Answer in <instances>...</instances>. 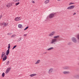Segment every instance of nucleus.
<instances>
[{
	"label": "nucleus",
	"instance_id": "nucleus-42",
	"mask_svg": "<svg viewBox=\"0 0 79 79\" xmlns=\"http://www.w3.org/2000/svg\"><path fill=\"white\" fill-rule=\"evenodd\" d=\"M6 6H7V7L8 6V7H9V6H8V5H7Z\"/></svg>",
	"mask_w": 79,
	"mask_h": 79
},
{
	"label": "nucleus",
	"instance_id": "nucleus-31",
	"mask_svg": "<svg viewBox=\"0 0 79 79\" xmlns=\"http://www.w3.org/2000/svg\"><path fill=\"white\" fill-rule=\"evenodd\" d=\"M73 4H74V3L71 2L69 4V5H73Z\"/></svg>",
	"mask_w": 79,
	"mask_h": 79
},
{
	"label": "nucleus",
	"instance_id": "nucleus-7",
	"mask_svg": "<svg viewBox=\"0 0 79 79\" xmlns=\"http://www.w3.org/2000/svg\"><path fill=\"white\" fill-rule=\"evenodd\" d=\"M63 69L64 70H68V69H69V67L65 66L64 67H63Z\"/></svg>",
	"mask_w": 79,
	"mask_h": 79
},
{
	"label": "nucleus",
	"instance_id": "nucleus-44",
	"mask_svg": "<svg viewBox=\"0 0 79 79\" xmlns=\"http://www.w3.org/2000/svg\"><path fill=\"white\" fill-rule=\"evenodd\" d=\"M44 53H47V52H45Z\"/></svg>",
	"mask_w": 79,
	"mask_h": 79
},
{
	"label": "nucleus",
	"instance_id": "nucleus-17",
	"mask_svg": "<svg viewBox=\"0 0 79 79\" xmlns=\"http://www.w3.org/2000/svg\"><path fill=\"white\" fill-rule=\"evenodd\" d=\"M59 37H60V35H59L57 36H56L54 37V39H57L58 38H59Z\"/></svg>",
	"mask_w": 79,
	"mask_h": 79
},
{
	"label": "nucleus",
	"instance_id": "nucleus-4",
	"mask_svg": "<svg viewBox=\"0 0 79 79\" xmlns=\"http://www.w3.org/2000/svg\"><path fill=\"white\" fill-rule=\"evenodd\" d=\"M72 40L73 42H74V43H76V42H77L76 39L74 37H72Z\"/></svg>",
	"mask_w": 79,
	"mask_h": 79
},
{
	"label": "nucleus",
	"instance_id": "nucleus-14",
	"mask_svg": "<svg viewBox=\"0 0 79 79\" xmlns=\"http://www.w3.org/2000/svg\"><path fill=\"white\" fill-rule=\"evenodd\" d=\"M37 74L36 73H34L33 74H31L30 75L31 77H33V76H36Z\"/></svg>",
	"mask_w": 79,
	"mask_h": 79
},
{
	"label": "nucleus",
	"instance_id": "nucleus-46",
	"mask_svg": "<svg viewBox=\"0 0 79 79\" xmlns=\"http://www.w3.org/2000/svg\"><path fill=\"white\" fill-rule=\"evenodd\" d=\"M78 27H79V25L78 26Z\"/></svg>",
	"mask_w": 79,
	"mask_h": 79
},
{
	"label": "nucleus",
	"instance_id": "nucleus-2",
	"mask_svg": "<svg viewBox=\"0 0 79 79\" xmlns=\"http://www.w3.org/2000/svg\"><path fill=\"white\" fill-rule=\"evenodd\" d=\"M56 40H57L56 39L54 38L53 39V40H52L51 44H55V42H57V41Z\"/></svg>",
	"mask_w": 79,
	"mask_h": 79
},
{
	"label": "nucleus",
	"instance_id": "nucleus-9",
	"mask_svg": "<svg viewBox=\"0 0 79 79\" xmlns=\"http://www.w3.org/2000/svg\"><path fill=\"white\" fill-rule=\"evenodd\" d=\"M70 73V72L69 71H64L63 72V73L64 74H69Z\"/></svg>",
	"mask_w": 79,
	"mask_h": 79
},
{
	"label": "nucleus",
	"instance_id": "nucleus-11",
	"mask_svg": "<svg viewBox=\"0 0 79 79\" xmlns=\"http://www.w3.org/2000/svg\"><path fill=\"white\" fill-rule=\"evenodd\" d=\"M5 53L4 52H2L1 55V58H2L3 57H4V55L5 56Z\"/></svg>",
	"mask_w": 79,
	"mask_h": 79
},
{
	"label": "nucleus",
	"instance_id": "nucleus-40",
	"mask_svg": "<svg viewBox=\"0 0 79 79\" xmlns=\"http://www.w3.org/2000/svg\"><path fill=\"white\" fill-rule=\"evenodd\" d=\"M59 40V41H60V40H60V39H59V40Z\"/></svg>",
	"mask_w": 79,
	"mask_h": 79
},
{
	"label": "nucleus",
	"instance_id": "nucleus-8",
	"mask_svg": "<svg viewBox=\"0 0 79 79\" xmlns=\"http://www.w3.org/2000/svg\"><path fill=\"white\" fill-rule=\"evenodd\" d=\"M21 18L19 17H17L15 19V21H20V20H21Z\"/></svg>",
	"mask_w": 79,
	"mask_h": 79
},
{
	"label": "nucleus",
	"instance_id": "nucleus-28",
	"mask_svg": "<svg viewBox=\"0 0 79 79\" xmlns=\"http://www.w3.org/2000/svg\"><path fill=\"white\" fill-rule=\"evenodd\" d=\"M2 76L3 77H5V73H3L2 74Z\"/></svg>",
	"mask_w": 79,
	"mask_h": 79
},
{
	"label": "nucleus",
	"instance_id": "nucleus-18",
	"mask_svg": "<svg viewBox=\"0 0 79 79\" xmlns=\"http://www.w3.org/2000/svg\"><path fill=\"white\" fill-rule=\"evenodd\" d=\"M49 0H47L46 1H45V3L46 4L48 3L49 2Z\"/></svg>",
	"mask_w": 79,
	"mask_h": 79
},
{
	"label": "nucleus",
	"instance_id": "nucleus-12",
	"mask_svg": "<svg viewBox=\"0 0 79 79\" xmlns=\"http://www.w3.org/2000/svg\"><path fill=\"white\" fill-rule=\"evenodd\" d=\"M9 53H10V50L8 49V50H7L6 52V55H7V56H8V55H9Z\"/></svg>",
	"mask_w": 79,
	"mask_h": 79
},
{
	"label": "nucleus",
	"instance_id": "nucleus-47",
	"mask_svg": "<svg viewBox=\"0 0 79 79\" xmlns=\"http://www.w3.org/2000/svg\"><path fill=\"white\" fill-rule=\"evenodd\" d=\"M61 39H62V38H61Z\"/></svg>",
	"mask_w": 79,
	"mask_h": 79
},
{
	"label": "nucleus",
	"instance_id": "nucleus-10",
	"mask_svg": "<svg viewBox=\"0 0 79 79\" xmlns=\"http://www.w3.org/2000/svg\"><path fill=\"white\" fill-rule=\"evenodd\" d=\"M7 59V56H4V57L3 58L2 61H5Z\"/></svg>",
	"mask_w": 79,
	"mask_h": 79
},
{
	"label": "nucleus",
	"instance_id": "nucleus-19",
	"mask_svg": "<svg viewBox=\"0 0 79 79\" xmlns=\"http://www.w3.org/2000/svg\"><path fill=\"white\" fill-rule=\"evenodd\" d=\"M53 49V47H51L48 49L47 50H52Z\"/></svg>",
	"mask_w": 79,
	"mask_h": 79
},
{
	"label": "nucleus",
	"instance_id": "nucleus-21",
	"mask_svg": "<svg viewBox=\"0 0 79 79\" xmlns=\"http://www.w3.org/2000/svg\"><path fill=\"white\" fill-rule=\"evenodd\" d=\"M14 2H18L20 0H13Z\"/></svg>",
	"mask_w": 79,
	"mask_h": 79
},
{
	"label": "nucleus",
	"instance_id": "nucleus-32",
	"mask_svg": "<svg viewBox=\"0 0 79 79\" xmlns=\"http://www.w3.org/2000/svg\"><path fill=\"white\" fill-rule=\"evenodd\" d=\"M53 35L52 34V33H50V34L49 35V36H50V37H52Z\"/></svg>",
	"mask_w": 79,
	"mask_h": 79
},
{
	"label": "nucleus",
	"instance_id": "nucleus-39",
	"mask_svg": "<svg viewBox=\"0 0 79 79\" xmlns=\"http://www.w3.org/2000/svg\"><path fill=\"white\" fill-rule=\"evenodd\" d=\"M27 35V34H24V36H26Z\"/></svg>",
	"mask_w": 79,
	"mask_h": 79
},
{
	"label": "nucleus",
	"instance_id": "nucleus-30",
	"mask_svg": "<svg viewBox=\"0 0 79 79\" xmlns=\"http://www.w3.org/2000/svg\"><path fill=\"white\" fill-rule=\"evenodd\" d=\"M77 38L78 39V40H79V34L77 35Z\"/></svg>",
	"mask_w": 79,
	"mask_h": 79
},
{
	"label": "nucleus",
	"instance_id": "nucleus-27",
	"mask_svg": "<svg viewBox=\"0 0 79 79\" xmlns=\"http://www.w3.org/2000/svg\"><path fill=\"white\" fill-rule=\"evenodd\" d=\"M51 34H52V35H53L55 34V31H52V32H51Z\"/></svg>",
	"mask_w": 79,
	"mask_h": 79
},
{
	"label": "nucleus",
	"instance_id": "nucleus-43",
	"mask_svg": "<svg viewBox=\"0 0 79 79\" xmlns=\"http://www.w3.org/2000/svg\"><path fill=\"white\" fill-rule=\"evenodd\" d=\"M8 45H10V44H9Z\"/></svg>",
	"mask_w": 79,
	"mask_h": 79
},
{
	"label": "nucleus",
	"instance_id": "nucleus-25",
	"mask_svg": "<svg viewBox=\"0 0 79 79\" xmlns=\"http://www.w3.org/2000/svg\"><path fill=\"white\" fill-rule=\"evenodd\" d=\"M15 36H16L15 35H13L11 36V38H12V37H15Z\"/></svg>",
	"mask_w": 79,
	"mask_h": 79
},
{
	"label": "nucleus",
	"instance_id": "nucleus-1",
	"mask_svg": "<svg viewBox=\"0 0 79 79\" xmlns=\"http://www.w3.org/2000/svg\"><path fill=\"white\" fill-rule=\"evenodd\" d=\"M55 16V14L53 13H51L49 14V17L50 19H52V18H54Z\"/></svg>",
	"mask_w": 79,
	"mask_h": 79
},
{
	"label": "nucleus",
	"instance_id": "nucleus-23",
	"mask_svg": "<svg viewBox=\"0 0 79 79\" xmlns=\"http://www.w3.org/2000/svg\"><path fill=\"white\" fill-rule=\"evenodd\" d=\"M28 28H29V26L27 27L24 29V31H26V30H27V29Z\"/></svg>",
	"mask_w": 79,
	"mask_h": 79
},
{
	"label": "nucleus",
	"instance_id": "nucleus-35",
	"mask_svg": "<svg viewBox=\"0 0 79 79\" xmlns=\"http://www.w3.org/2000/svg\"><path fill=\"white\" fill-rule=\"evenodd\" d=\"M11 34H12V33H8L7 34V35H11Z\"/></svg>",
	"mask_w": 79,
	"mask_h": 79
},
{
	"label": "nucleus",
	"instance_id": "nucleus-33",
	"mask_svg": "<svg viewBox=\"0 0 79 79\" xmlns=\"http://www.w3.org/2000/svg\"><path fill=\"white\" fill-rule=\"evenodd\" d=\"M8 50H10V45H9L8 46Z\"/></svg>",
	"mask_w": 79,
	"mask_h": 79
},
{
	"label": "nucleus",
	"instance_id": "nucleus-5",
	"mask_svg": "<svg viewBox=\"0 0 79 79\" xmlns=\"http://www.w3.org/2000/svg\"><path fill=\"white\" fill-rule=\"evenodd\" d=\"M11 68H9L6 69V71L5 72V73L6 74H8V73L10 72V70H11Z\"/></svg>",
	"mask_w": 79,
	"mask_h": 79
},
{
	"label": "nucleus",
	"instance_id": "nucleus-38",
	"mask_svg": "<svg viewBox=\"0 0 79 79\" xmlns=\"http://www.w3.org/2000/svg\"><path fill=\"white\" fill-rule=\"evenodd\" d=\"M2 15H0V19H1V18H2Z\"/></svg>",
	"mask_w": 79,
	"mask_h": 79
},
{
	"label": "nucleus",
	"instance_id": "nucleus-16",
	"mask_svg": "<svg viewBox=\"0 0 79 79\" xmlns=\"http://www.w3.org/2000/svg\"><path fill=\"white\" fill-rule=\"evenodd\" d=\"M22 40V38L20 37L19 38V39L18 40L17 42H20Z\"/></svg>",
	"mask_w": 79,
	"mask_h": 79
},
{
	"label": "nucleus",
	"instance_id": "nucleus-20",
	"mask_svg": "<svg viewBox=\"0 0 79 79\" xmlns=\"http://www.w3.org/2000/svg\"><path fill=\"white\" fill-rule=\"evenodd\" d=\"M9 7L11 6H12V4L11 3H9L8 4Z\"/></svg>",
	"mask_w": 79,
	"mask_h": 79
},
{
	"label": "nucleus",
	"instance_id": "nucleus-13",
	"mask_svg": "<svg viewBox=\"0 0 79 79\" xmlns=\"http://www.w3.org/2000/svg\"><path fill=\"white\" fill-rule=\"evenodd\" d=\"M18 26L19 28H20V29H22V28H23V25L21 24H19Z\"/></svg>",
	"mask_w": 79,
	"mask_h": 79
},
{
	"label": "nucleus",
	"instance_id": "nucleus-37",
	"mask_svg": "<svg viewBox=\"0 0 79 79\" xmlns=\"http://www.w3.org/2000/svg\"><path fill=\"white\" fill-rule=\"evenodd\" d=\"M76 15V12H75L73 14V15Z\"/></svg>",
	"mask_w": 79,
	"mask_h": 79
},
{
	"label": "nucleus",
	"instance_id": "nucleus-29",
	"mask_svg": "<svg viewBox=\"0 0 79 79\" xmlns=\"http://www.w3.org/2000/svg\"><path fill=\"white\" fill-rule=\"evenodd\" d=\"M19 2H18L16 3H15V5L16 6H17V5H19Z\"/></svg>",
	"mask_w": 79,
	"mask_h": 79
},
{
	"label": "nucleus",
	"instance_id": "nucleus-45",
	"mask_svg": "<svg viewBox=\"0 0 79 79\" xmlns=\"http://www.w3.org/2000/svg\"><path fill=\"white\" fill-rule=\"evenodd\" d=\"M58 0V1H60V0Z\"/></svg>",
	"mask_w": 79,
	"mask_h": 79
},
{
	"label": "nucleus",
	"instance_id": "nucleus-24",
	"mask_svg": "<svg viewBox=\"0 0 79 79\" xmlns=\"http://www.w3.org/2000/svg\"><path fill=\"white\" fill-rule=\"evenodd\" d=\"M76 77L77 78H79V74H77V75H76Z\"/></svg>",
	"mask_w": 79,
	"mask_h": 79
},
{
	"label": "nucleus",
	"instance_id": "nucleus-26",
	"mask_svg": "<svg viewBox=\"0 0 79 79\" xmlns=\"http://www.w3.org/2000/svg\"><path fill=\"white\" fill-rule=\"evenodd\" d=\"M16 47H17V45H16L14 46L12 48V50H13V49H15V48H16Z\"/></svg>",
	"mask_w": 79,
	"mask_h": 79
},
{
	"label": "nucleus",
	"instance_id": "nucleus-36",
	"mask_svg": "<svg viewBox=\"0 0 79 79\" xmlns=\"http://www.w3.org/2000/svg\"><path fill=\"white\" fill-rule=\"evenodd\" d=\"M3 25H4V26H6V25L5 24V23H3Z\"/></svg>",
	"mask_w": 79,
	"mask_h": 79
},
{
	"label": "nucleus",
	"instance_id": "nucleus-6",
	"mask_svg": "<svg viewBox=\"0 0 79 79\" xmlns=\"http://www.w3.org/2000/svg\"><path fill=\"white\" fill-rule=\"evenodd\" d=\"M53 68H51L49 70L48 73L49 74H51L53 73Z\"/></svg>",
	"mask_w": 79,
	"mask_h": 79
},
{
	"label": "nucleus",
	"instance_id": "nucleus-15",
	"mask_svg": "<svg viewBox=\"0 0 79 79\" xmlns=\"http://www.w3.org/2000/svg\"><path fill=\"white\" fill-rule=\"evenodd\" d=\"M40 62V60H38L35 63V64H39V63Z\"/></svg>",
	"mask_w": 79,
	"mask_h": 79
},
{
	"label": "nucleus",
	"instance_id": "nucleus-41",
	"mask_svg": "<svg viewBox=\"0 0 79 79\" xmlns=\"http://www.w3.org/2000/svg\"><path fill=\"white\" fill-rule=\"evenodd\" d=\"M32 3H35V2L34 1H33L32 2Z\"/></svg>",
	"mask_w": 79,
	"mask_h": 79
},
{
	"label": "nucleus",
	"instance_id": "nucleus-34",
	"mask_svg": "<svg viewBox=\"0 0 79 79\" xmlns=\"http://www.w3.org/2000/svg\"><path fill=\"white\" fill-rule=\"evenodd\" d=\"M71 42H69L68 44V45H71Z\"/></svg>",
	"mask_w": 79,
	"mask_h": 79
},
{
	"label": "nucleus",
	"instance_id": "nucleus-3",
	"mask_svg": "<svg viewBox=\"0 0 79 79\" xmlns=\"http://www.w3.org/2000/svg\"><path fill=\"white\" fill-rule=\"evenodd\" d=\"M74 7H75V6H71L68 7L67 9L68 10H72V9H73Z\"/></svg>",
	"mask_w": 79,
	"mask_h": 79
},
{
	"label": "nucleus",
	"instance_id": "nucleus-22",
	"mask_svg": "<svg viewBox=\"0 0 79 79\" xmlns=\"http://www.w3.org/2000/svg\"><path fill=\"white\" fill-rule=\"evenodd\" d=\"M10 64V61H8L6 63V65H8Z\"/></svg>",
	"mask_w": 79,
	"mask_h": 79
}]
</instances>
